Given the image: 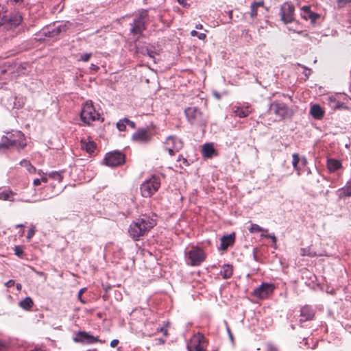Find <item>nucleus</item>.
<instances>
[{"label": "nucleus", "mask_w": 351, "mask_h": 351, "mask_svg": "<svg viewBox=\"0 0 351 351\" xmlns=\"http://www.w3.org/2000/svg\"><path fill=\"white\" fill-rule=\"evenodd\" d=\"M156 217L155 215H143L133 221L128 229L130 236L136 241L138 240L156 225Z\"/></svg>", "instance_id": "obj_1"}, {"label": "nucleus", "mask_w": 351, "mask_h": 351, "mask_svg": "<svg viewBox=\"0 0 351 351\" xmlns=\"http://www.w3.org/2000/svg\"><path fill=\"white\" fill-rule=\"evenodd\" d=\"M27 145L24 134L21 131L6 132L0 142V151L10 148H15L18 151L24 149Z\"/></svg>", "instance_id": "obj_2"}, {"label": "nucleus", "mask_w": 351, "mask_h": 351, "mask_svg": "<svg viewBox=\"0 0 351 351\" xmlns=\"http://www.w3.org/2000/svg\"><path fill=\"white\" fill-rule=\"evenodd\" d=\"M160 178L158 176L153 175L145 180L140 187L141 193L144 197H150L156 193L160 187Z\"/></svg>", "instance_id": "obj_3"}, {"label": "nucleus", "mask_w": 351, "mask_h": 351, "mask_svg": "<svg viewBox=\"0 0 351 351\" xmlns=\"http://www.w3.org/2000/svg\"><path fill=\"white\" fill-rule=\"evenodd\" d=\"M148 22V12L145 10H141L130 23V33L133 35H141L145 30Z\"/></svg>", "instance_id": "obj_4"}, {"label": "nucleus", "mask_w": 351, "mask_h": 351, "mask_svg": "<svg viewBox=\"0 0 351 351\" xmlns=\"http://www.w3.org/2000/svg\"><path fill=\"white\" fill-rule=\"evenodd\" d=\"M206 257L204 251L197 246H191L186 251L187 263L191 266L200 265L205 261Z\"/></svg>", "instance_id": "obj_5"}, {"label": "nucleus", "mask_w": 351, "mask_h": 351, "mask_svg": "<svg viewBox=\"0 0 351 351\" xmlns=\"http://www.w3.org/2000/svg\"><path fill=\"white\" fill-rule=\"evenodd\" d=\"M81 120L88 125H90L93 121L99 120V114L95 110L92 101H87L82 106L80 113Z\"/></svg>", "instance_id": "obj_6"}, {"label": "nucleus", "mask_w": 351, "mask_h": 351, "mask_svg": "<svg viewBox=\"0 0 351 351\" xmlns=\"http://www.w3.org/2000/svg\"><path fill=\"white\" fill-rule=\"evenodd\" d=\"M269 110L280 119H284L292 116L293 111L285 104L276 101L269 106Z\"/></svg>", "instance_id": "obj_7"}, {"label": "nucleus", "mask_w": 351, "mask_h": 351, "mask_svg": "<svg viewBox=\"0 0 351 351\" xmlns=\"http://www.w3.org/2000/svg\"><path fill=\"white\" fill-rule=\"evenodd\" d=\"M207 345V339L202 333L198 332L191 339L187 348L189 351H205Z\"/></svg>", "instance_id": "obj_8"}, {"label": "nucleus", "mask_w": 351, "mask_h": 351, "mask_svg": "<svg viewBox=\"0 0 351 351\" xmlns=\"http://www.w3.org/2000/svg\"><path fill=\"white\" fill-rule=\"evenodd\" d=\"M105 164L111 167L122 165L125 163V155L119 151H113L106 154Z\"/></svg>", "instance_id": "obj_9"}, {"label": "nucleus", "mask_w": 351, "mask_h": 351, "mask_svg": "<svg viewBox=\"0 0 351 351\" xmlns=\"http://www.w3.org/2000/svg\"><path fill=\"white\" fill-rule=\"evenodd\" d=\"M71 23L66 21L56 26L44 28L40 32V34L45 37L53 38L62 32H65L71 27Z\"/></svg>", "instance_id": "obj_10"}, {"label": "nucleus", "mask_w": 351, "mask_h": 351, "mask_svg": "<svg viewBox=\"0 0 351 351\" xmlns=\"http://www.w3.org/2000/svg\"><path fill=\"white\" fill-rule=\"evenodd\" d=\"M183 145V141L176 136H168L165 142V147L170 156H173L176 152L180 151Z\"/></svg>", "instance_id": "obj_11"}, {"label": "nucleus", "mask_w": 351, "mask_h": 351, "mask_svg": "<svg viewBox=\"0 0 351 351\" xmlns=\"http://www.w3.org/2000/svg\"><path fill=\"white\" fill-rule=\"evenodd\" d=\"M275 288L274 284L263 283L254 290L252 295L258 299L264 300L272 295Z\"/></svg>", "instance_id": "obj_12"}, {"label": "nucleus", "mask_w": 351, "mask_h": 351, "mask_svg": "<svg viewBox=\"0 0 351 351\" xmlns=\"http://www.w3.org/2000/svg\"><path fill=\"white\" fill-rule=\"evenodd\" d=\"M294 12L293 5L289 2H285L281 5L280 15L284 23H290L294 21Z\"/></svg>", "instance_id": "obj_13"}, {"label": "nucleus", "mask_w": 351, "mask_h": 351, "mask_svg": "<svg viewBox=\"0 0 351 351\" xmlns=\"http://www.w3.org/2000/svg\"><path fill=\"white\" fill-rule=\"evenodd\" d=\"M315 309L311 305L305 304L300 308V324L311 321L315 318Z\"/></svg>", "instance_id": "obj_14"}, {"label": "nucleus", "mask_w": 351, "mask_h": 351, "mask_svg": "<svg viewBox=\"0 0 351 351\" xmlns=\"http://www.w3.org/2000/svg\"><path fill=\"white\" fill-rule=\"evenodd\" d=\"M152 138V134L148 128H139L132 135V140L138 143H147Z\"/></svg>", "instance_id": "obj_15"}, {"label": "nucleus", "mask_w": 351, "mask_h": 351, "mask_svg": "<svg viewBox=\"0 0 351 351\" xmlns=\"http://www.w3.org/2000/svg\"><path fill=\"white\" fill-rule=\"evenodd\" d=\"M185 114L188 121L191 124H195L201 121L202 112L196 107H189L185 110Z\"/></svg>", "instance_id": "obj_16"}, {"label": "nucleus", "mask_w": 351, "mask_h": 351, "mask_svg": "<svg viewBox=\"0 0 351 351\" xmlns=\"http://www.w3.org/2000/svg\"><path fill=\"white\" fill-rule=\"evenodd\" d=\"M75 342H81L84 343H95L99 341L97 337H94L84 331H79L76 337L74 338Z\"/></svg>", "instance_id": "obj_17"}, {"label": "nucleus", "mask_w": 351, "mask_h": 351, "mask_svg": "<svg viewBox=\"0 0 351 351\" xmlns=\"http://www.w3.org/2000/svg\"><path fill=\"white\" fill-rule=\"evenodd\" d=\"M301 16L305 20H310L311 23H315L317 19L319 18V14L313 12L311 10L310 6L304 5L301 8Z\"/></svg>", "instance_id": "obj_18"}, {"label": "nucleus", "mask_w": 351, "mask_h": 351, "mask_svg": "<svg viewBox=\"0 0 351 351\" xmlns=\"http://www.w3.org/2000/svg\"><path fill=\"white\" fill-rule=\"evenodd\" d=\"M235 234L232 233L226 236H223L221 239V246L220 249L225 250L229 246L233 245L234 243Z\"/></svg>", "instance_id": "obj_19"}, {"label": "nucleus", "mask_w": 351, "mask_h": 351, "mask_svg": "<svg viewBox=\"0 0 351 351\" xmlns=\"http://www.w3.org/2000/svg\"><path fill=\"white\" fill-rule=\"evenodd\" d=\"M232 110L234 114L236 116H238L240 118H244L247 117L250 112L251 110H250L249 106H234L232 108Z\"/></svg>", "instance_id": "obj_20"}, {"label": "nucleus", "mask_w": 351, "mask_h": 351, "mask_svg": "<svg viewBox=\"0 0 351 351\" xmlns=\"http://www.w3.org/2000/svg\"><path fill=\"white\" fill-rule=\"evenodd\" d=\"M311 115L315 119H321L324 115V110L317 104H314L310 109Z\"/></svg>", "instance_id": "obj_21"}, {"label": "nucleus", "mask_w": 351, "mask_h": 351, "mask_svg": "<svg viewBox=\"0 0 351 351\" xmlns=\"http://www.w3.org/2000/svg\"><path fill=\"white\" fill-rule=\"evenodd\" d=\"M81 147L82 149H86V151L88 154H92L95 152L96 149V144L93 141H86L84 139H82L81 141Z\"/></svg>", "instance_id": "obj_22"}, {"label": "nucleus", "mask_w": 351, "mask_h": 351, "mask_svg": "<svg viewBox=\"0 0 351 351\" xmlns=\"http://www.w3.org/2000/svg\"><path fill=\"white\" fill-rule=\"evenodd\" d=\"M215 154V149L211 143H206L202 147V154L206 158H211Z\"/></svg>", "instance_id": "obj_23"}, {"label": "nucleus", "mask_w": 351, "mask_h": 351, "mask_svg": "<svg viewBox=\"0 0 351 351\" xmlns=\"http://www.w3.org/2000/svg\"><path fill=\"white\" fill-rule=\"evenodd\" d=\"M232 272L233 269L230 265H224L220 271V275L223 277V278L228 279L232 276Z\"/></svg>", "instance_id": "obj_24"}, {"label": "nucleus", "mask_w": 351, "mask_h": 351, "mask_svg": "<svg viewBox=\"0 0 351 351\" xmlns=\"http://www.w3.org/2000/svg\"><path fill=\"white\" fill-rule=\"evenodd\" d=\"M22 21V17L19 14L12 15L10 18H8L7 22L10 26L16 27L19 25Z\"/></svg>", "instance_id": "obj_25"}, {"label": "nucleus", "mask_w": 351, "mask_h": 351, "mask_svg": "<svg viewBox=\"0 0 351 351\" xmlns=\"http://www.w3.org/2000/svg\"><path fill=\"white\" fill-rule=\"evenodd\" d=\"M327 166L330 171H335L341 167V164L339 160L335 159H328L327 162Z\"/></svg>", "instance_id": "obj_26"}, {"label": "nucleus", "mask_w": 351, "mask_h": 351, "mask_svg": "<svg viewBox=\"0 0 351 351\" xmlns=\"http://www.w3.org/2000/svg\"><path fill=\"white\" fill-rule=\"evenodd\" d=\"M34 304L33 300L29 297H26L19 302V306L25 310H29Z\"/></svg>", "instance_id": "obj_27"}, {"label": "nucleus", "mask_w": 351, "mask_h": 351, "mask_svg": "<svg viewBox=\"0 0 351 351\" xmlns=\"http://www.w3.org/2000/svg\"><path fill=\"white\" fill-rule=\"evenodd\" d=\"M263 1H258L254 2L251 5L250 16L252 19L257 16V9L261 6H263Z\"/></svg>", "instance_id": "obj_28"}, {"label": "nucleus", "mask_w": 351, "mask_h": 351, "mask_svg": "<svg viewBox=\"0 0 351 351\" xmlns=\"http://www.w3.org/2000/svg\"><path fill=\"white\" fill-rule=\"evenodd\" d=\"M292 158H293L292 165H293V169L298 171H300V167H299V165H300V158L299 154L297 153H294L292 155ZM298 174H300V172H298Z\"/></svg>", "instance_id": "obj_29"}, {"label": "nucleus", "mask_w": 351, "mask_h": 351, "mask_svg": "<svg viewBox=\"0 0 351 351\" xmlns=\"http://www.w3.org/2000/svg\"><path fill=\"white\" fill-rule=\"evenodd\" d=\"M20 165L23 167H26L27 170L30 173H34L36 172V168L31 165V163L29 162V161L27 160H22L21 162H20Z\"/></svg>", "instance_id": "obj_30"}, {"label": "nucleus", "mask_w": 351, "mask_h": 351, "mask_svg": "<svg viewBox=\"0 0 351 351\" xmlns=\"http://www.w3.org/2000/svg\"><path fill=\"white\" fill-rule=\"evenodd\" d=\"M13 193L9 191H5L0 193V199L3 200L14 201Z\"/></svg>", "instance_id": "obj_31"}, {"label": "nucleus", "mask_w": 351, "mask_h": 351, "mask_svg": "<svg viewBox=\"0 0 351 351\" xmlns=\"http://www.w3.org/2000/svg\"><path fill=\"white\" fill-rule=\"evenodd\" d=\"M63 171H52L49 174V178L53 180H58V182H62L63 176Z\"/></svg>", "instance_id": "obj_32"}, {"label": "nucleus", "mask_w": 351, "mask_h": 351, "mask_svg": "<svg viewBox=\"0 0 351 351\" xmlns=\"http://www.w3.org/2000/svg\"><path fill=\"white\" fill-rule=\"evenodd\" d=\"M249 231L250 233H255V232H267V230L263 229L261 226H259L258 224L256 223H252L251 226L249 228Z\"/></svg>", "instance_id": "obj_33"}, {"label": "nucleus", "mask_w": 351, "mask_h": 351, "mask_svg": "<svg viewBox=\"0 0 351 351\" xmlns=\"http://www.w3.org/2000/svg\"><path fill=\"white\" fill-rule=\"evenodd\" d=\"M339 191L341 192L340 196H342V193L346 197L351 196V183L347 184L346 186L339 189Z\"/></svg>", "instance_id": "obj_34"}, {"label": "nucleus", "mask_w": 351, "mask_h": 351, "mask_svg": "<svg viewBox=\"0 0 351 351\" xmlns=\"http://www.w3.org/2000/svg\"><path fill=\"white\" fill-rule=\"evenodd\" d=\"M6 11L4 8L0 6V26L6 23L8 17L5 14Z\"/></svg>", "instance_id": "obj_35"}, {"label": "nucleus", "mask_w": 351, "mask_h": 351, "mask_svg": "<svg viewBox=\"0 0 351 351\" xmlns=\"http://www.w3.org/2000/svg\"><path fill=\"white\" fill-rule=\"evenodd\" d=\"M300 255L302 256H308L313 257L316 255V254L315 252H312L310 247H303L300 249Z\"/></svg>", "instance_id": "obj_36"}, {"label": "nucleus", "mask_w": 351, "mask_h": 351, "mask_svg": "<svg viewBox=\"0 0 351 351\" xmlns=\"http://www.w3.org/2000/svg\"><path fill=\"white\" fill-rule=\"evenodd\" d=\"M191 36H197L199 40H204L206 38V35L204 33H199L196 30H192Z\"/></svg>", "instance_id": "obj_37"}, {"label": "nucleus", "mask_w": 351, "mask_h": 351, "mask_svg": "<svg viewBox=\"0 0 351 351\" xmlns=\"http://www.w3.org/2000/svg\"><path fill=\"white\" fill-rule=\"evenodd\" d=\"M117 128H118L119 130L120 131H125V128H126V123L125 121V118L120 120L119 122H117Z\"/></svg>", "instance_id": "obj_38"}, {"label": "nucleus", "mask_w": 351, "mask_h": 351, "mask_svg": "<svg viewBox=\"0 0 351 351\" xmlns=\"http://www.w3.org/2000/svg\"><path fill=\"white\" fill-rule=\"evenodd\" d=\"M146 51H147V56L151 59H152L154 62H156L155 57H156V55H158V53L155 50L152 49H148V48L147 49Z\"/></svg>", "instance_id": "obj_39"}, {"label": "nucleus", "mask_w": 351, "mask_h": 351, "mask_svg": "<svg viewBox=\"0 0 351 351\" xmlns=\"http://www.w3.org/2000/svg\"><path fill=\"white\" fill-rule=\"evenodd\" d=\"M92 56V54L90 53H86L82 54L79 60L83 61V62H88L90 57Z\"/></svg>", "instance_id": "obj_40"}, {"label": "nucleus", "mask_w": 351, "mask_h": 351, "mask_svg": "<svg viewBox=\"0 0 351 351\" xmlns=\"http://www.w3.org/2000/svg\"><path fill=\"white\" fill-rule=\"evenodd\" d=\"M14 253L16 256L21 257L23 254V250L20 246H15Z\"/></svg>", "instance_id": "obj_41"}, {"label": "nucleus", "mask_w": 351, "mask_h": 351, "mask_svg": "<svg viewBox=\"0 0 351 351\" xmlns=\"http://www.w3.org/2000/svg\"><path fill=\"white\" fill-rule=\"evenodd\" d=\"M262 237L269 238L272 240V243L276 245L277 242V239L274 234H262Z\"/></svg>", "instance_id": "obj_42"}, {"label": "nucleus", "mask_w": 351, "mask_h": 351, "mask_svg": "<svg viewBox=\"0 0 351 351\" xmlns=\"http://www.w3.org/2000/svg\"><path fill=\"white\" fill-rule=\"evenodd\" d=\"M8 348V343L4 341L0 340V351H5Z\"/></svg>", "instance_id": "obj_43"}, {"label": "nucleus", "mask_w": 351, "mask_h": 351, "mask_svg": "<svg viewBox=\"0 0 351 351\" xmlns=\"http://www.w3.org/2000/svg\"><path fill=\"white\" fill-rule=\"evenodd\" d=\"M34 233H35V228L32 227V228H29V230H28V232H27V239L28 240H30L34 235Z\"/></svg>", "instance_id": "obj_44"}, {"label": "nucleus", "mask_w": 351, "mask_h": 351, "mask_svg": "<svg viewBox=\"0 0 351 351\" xmlns=\"http://www.w3.org/2000/svg\"><path fill=\"white\" fill-rule=\"evenodd\" d=\"M32 270L34 271V273H36L37 275H38L39 276H41L44 278L45 280H47V275L43 272V271H38L36 269H35L34 268H32Z\"/></svg>", "instance_id": "obj_45"}, {"label": "nucleus", "mask_w": 351, "mask_h": 351, "mask_svg": "<svg viewBox=\"0 0 351 351\" xmlns=\"http://www.w3.org/2000/svg\"><path fill=\"white\" fill-rule=\"evenodd\" d=\"M178 161H182L183 164L185 165V166H189V163L188 162V160L186 158H184L182 156L180 155L178 158Z\"/></svg>", "instance_id": "obj_46"}, {"label": "nucleus", "mask_w": 351, "mask_h": 351, "mask_svg": "<svg viewBox=\"0 0 351 351\" xmlns=\"http://www.w3.org/2000/svg\"><path fill=\"white\" fill-rule=\"evenodd\" d=\"M351 3V0H338V5L340 7H343L347 3Z\"/></svg>", "instance_id": "obj_47"}, {"label": "nucleus", "mask_w": 351, "mask_h": 351, "mask_svg": "<svg viewBox=\"0 0 351 351\" xmlns=\"http://www.w3.org/2000/svg\"><path fill=\"white\" fill-rule=\"evenodd\" d=\"M125 121L126 124H128L132 128H135L136 124L134 121H130L127 118H125Z\"/></svg>", "instance_id": "obj_48"}, {"label": "nucleus", "mask_w": 351, "mask_h": 351, "mask_svg": "<svg viewBox=\"0 0 351 351\" xmlns=\"http://www.w3.org/2000/svg\"><path fill=\"white\" fill-rule=\"evenodd\" d=\"M85 289H86L85 288L81 289L79 291V292H78V295H77L78 299H79V300H80V302H82V303H85V302H84V301L82 300V294H83V293L84 292Z\"/></svg>", "instance_id": "obj_49"}, {"label": "nucleus", "mask_w": 351, "mask_h": 351, "mask_svg": "<svg viewBox=\"0 0 351 351\" xmlns=\"http://www.w3.org/2000/svg\"><path fill=\"white\" fill-rule=\"evenodd\" d=\"M24 104V99H21V101H19L18 103L14 102V107L16 108H20Z\"/></svg>", "instance_id": "obj_50"}, {"label": "nucleus", "mask_w": 351, "mask_h": 351, "mask_svg": "<svg viewBox=\"0 0 351 351\" xmlns=\"http://www.w3.org/2000/svg\"><path fill=\"white\" fill-rule=\"evenodd\" d=\"M14 281L13 280H9L8 282L5 283V287L8 288L12 287L14 285Z\"/></svg>", "instance_id": "obj_51"}, {"label": "nucleus", "mask_w": 351, "mask_h": 351, "mask_svg": "<svg viewBox=\"0 0 351 351\" xmlns=\"http://www.w3.org/2000/svg\"><path fill=\"white\" fill-rule=\"evenodd\" d=\"M119 340L118 339H113L110 342V346L112 348H115L119 344Z\"/></svg>", "instance_id": "obj_52"}, {"label": "nucleus", "mask_w": 351, "mask_h": 351, "mask_svg": "<svg viewBox=\"0 0 351 351\" xmlns=\"http://www.w3.org/2000/svg\"><path fill=\"white\" fill-rule=\"evenodd\" d=\"M307 163L306 159L304 157L300 158V165L302 167H304Z\"/></svg>", "instance_id": "obj_53"}, {"label": "nucleus", "mask_w": 351, "mask_h": 351, "mask_svg": "<svg viewBox=\"0 0 351 351\" xmlns=\"http://www.w3.org/2000/svg\"><path fill=\"white\" fill-rule=\"evenodd\" d=\"M177 1L184 8L189 5V4L186 3V0H177Z\"/></svg>", "instance_id": "obj_54"}, {"label": "nucleus", "mask_w": 351, "mask_h": 351, "mask_svg": "<svg viewBox=\"0 0 351 351\" xmlns=\"http://www.w3.org/2000/svg\"><path fill=\"white\" fill-rule=\"evenodd\" d=\"M305 69V71L304 72V75L306 77H308V76L311 75V69H308L307 68H304Z\"/></svg>", "instance_id": "obj_55"}, {"label": "nucleus", "mask_w": 351, "mask_h": 351, "mask_svg": "<svg viewBox=\"0 0 351 351\" xmlns=\"http://www.w3.org/2000/svg\"><path fill=\"white\" fill-rule=\"evenodd\" d=\"M40 179L36 178L34 180L33 184L34 186H38L40 184Z\"/></svg>", "instance_id": "obj_56"}, {"label": "nucleus", "mask_w": 351, "mask_h": 351, "mask_svg": "<svg viewBox=\"0 0 351 351\" xmlns=\"http://www.w3.org/2000/svg\"><path fill=\"white\" fill-rule=\"evenodd\" d=\"M160 330L163 332V334L167 336V330L165 328H160Z\"/></svg>", "instance_id": "obj_57"}, {"label": "nucleus", "mask_w": 351, "mask_h": 351, "mask_svg": "<svg viewBox=\"0 0 351 351\" xmlns=\"http://www.w3.org/2000/svg\"><path fill=\"white\" fill-rule=\"evenodd\" d=\"M16 287L18 291H21L22 289V285L21 284L18 283V284H16Z\"/></svg>", "instance_id": "obj_58"}, {"label": "nucleus", "mask_w": 351, "mask_h": 351, "mask_svg": "<svg viewBox=\"0 0 351 351\" xmlns=\"http://www.w3.org/2000/svg\"><path fill=\"white\" fill-rule=\"evenodd\" d=\"M40 182H45V183L47 182V177H45V176H44V177H42V178H40Z\"/></svg>", "instance_id": "obj_59"}, {"label": "nucleus", "mask_w": 351, "mask_h": 351, "mask_svg": "<svg viewBox=\"0 0 351 351\" xmlns=\"http://www.w3.org/2000/svg\"><path fill=\"white\" fill-rule=\"evenodd\" d=\"M227 330H228V334H229L230 338L231 339H233V336H232V333H231V332H230V328H229L228 327L227 328Z\"/></svg>", "instance_id": "obj_60"}, {"label": "nucleus", "mask_w": 351, "mask_h": 351, "mask_svg": "<svg viewBox=\"0 0 351 351\" xmlns=\"http://www.w3.org/2000/svg\"><path fill=\"white\" fill-rule=\"evenodd\" d=\"M195 28L198 29H201L203 28V25L202 24L196 25Z\"/></svg>", "instance_id": "obj_61"}, {"label": "nucleus", "mask_w": 351, "mask_h": 351, "mask_svg": "<svg viewBox=\"0 0 351 351\" xmlns=\"http://www.w3.org/2000/svg\"><path fill=\"white\" fill-rule=\"evenodd\" d=\"M91 69H98V66L95 64H91Z\"/></svg>", "instance_id": "obj_62"}, {"label": "nucleus", "mask_w": 351, "mask_h": 351, "mask_svg": "<svg viewBox=\"0 0 351 351\" xmlns=\"http://www.w3.org/2000/svg\"><path fill=\"white\" fill-rule=\"evenodd\" d=\"M14 2L16 3H21L22 2L23 0H13Z\"/></svg>", "instance_id": "obj_63"}, {"label": "nucleus", "mask_w": 351, "mask_h": 351, "mask_svg": "<svg viewBox=\"0 0 351 351\" xmlns=\"http://www.w3.org/2000/svg\"><path fill=\"white\" fill-rule=\"evenodd\" d=\"M1 73H4V72H5V70H3V69H1Z\"/></svg>", "instance_id": "obj_64"}]
</instances>
